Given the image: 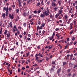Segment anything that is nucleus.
Returning a JSON list of instances; mask_svg holds the SVG:
<instances>
[{"mask_svg":"<svg viewBox=\"0 0 77 77\" xmlns=\"http://www.w3.org/2000/svg\"><path fill=\"white\" fill-rule=\"evenodd\" d=\"M43 26H41L40 27H39V25H38L37 27V31H38V30L39 29V30H41L42 29V27Z\"/></svg>","mask_w":77,"mask_h":77,"instance_id":"obj_1","label":"nucleus"},{"mask_svg":"<svg viewBox=\"0 0 77 77\" xmlns=\"http://www.w3.org/2000/svg\"><path fill=\"white\" fill-rule=\"evenodd\" d=\"M9 18H11V19H14V14H12V15L11 16V14H9Z\"/></svg>","mask_w":77,"mask_h":77,"instance_id":"obj_2","label":"nucleus"},{"mask_svg":"<svg viewBox=\"0 0 77 77\" xmlns=\"http://www.w3.org/2000/svg\"><path fill=\"white\" fill-rule=\"evenodd\" d=\"M43 14H45V15H46V16H47V15H49V14L48 13V12L47 11H44L43 12Z\"/></svg>","mask_w":77,"mask_h":77,"instance_id":"obj_3","label":"nucleus"},{"mask_svg":"<svg viewBox=\"0 0 77 77\" xmlns=\"http://www.w3.org/2000/svg\"><path fill=\"white\" fill-rule=\"evenodd\" d=\"M54 68H55V66H53L51 69V70H50V72H52V71H54Z\"/></svg>","mask_w":77,"mask_h":77,"instance_id":"obj_4","label":"nucleus"},{"mask_svg":"<svg viewBox=\"0 0 77 77\" xmlns=\"http://www.w3.org/2000/svg\"><path fill=\"white\" fill-rule=\"evenodd\" d=\"M29 54V52H28V53H26V54H24L23 56V57H27L28 56V55Z\"/></svg>","mask_w":77,"mask_h":77,"instance_id":"obj_5","label":"nucleus"},{"mask_svg":"<svg viewBox=\"0 0 77 77\" xmlns=\"http://www.w3.org/2000/svg\"><path fill=\"white\" fill-rule=\"evenodd\" d=\"M45 14H42L40 15V17L42 18H44L45 17Z\"/></svg>","mask_w":77,"mask_h":77,"instance_id":"obj_6","label":"nucleus"},{"mask_svg":"<svg viewBox=\"0 0 77 77\" xmlns=\"http://www.w3.org/2000/svg\"><path fill=\"white\" fill-rule=\"evenodd\" d=\"M60 71H61V67L58 69V70L57 71V74H59V73L60 72Z\"/></svg>","mask_w":77,"mask_h":77,"instance_id":"obj_7","label":"nucleus"},{"mask_svg":"<svg viewBox=\"0 0 77 77\" xmlns=\"http://www.w3.org/2000/svg\"><path fill=\"white\" fill-rule=\"evenodd\" d=\"M10 32H8L7 34V38H9V36H10Z\"/></svg>","mask_w":77,"mask_h":77,"instance_id":"obj_8","label":"nucleus"},{"mask_svg":"<svg viewBox=\"0 0 77 77\" xmlns=\"http://www.w3.org/2000/svg\"><path fill=\"white\" fill-rule=\"evenodd\" d=\"M62 13H63V12H62V10L60 9L59 11L58 14H62Z\"/></svg>","mask_w":77,"mask_h":77,"instance_id":"obj_9","label":"nucleus"},{"mask_svg":"<svg viewBox=\"0 0 77 77\" xmlns=\"http://www.w3.org/2000/svg\"><path fill=\"white\" fill-rule=\"evenodd\" d=\"M6 16H8V14H9V11H6L5 12Z\"/></svg>","mask_w":77,"mask_h":77,"instance_id":"obj_10","label":"nucleus"},{"mask_svg":"<svg viewBox=\"0 0 77 77\" xmlns=\"http://www.w3.org/2000/svg\"><path fill=\"white\" fill-rule=\"evenodd\" d=\"M59 16V14H57L55 15V18H57Z\"/></svg>","mask_w":77,"mask_h":77,"instance_id":"obj_11","label":"nucleus"},{"mask_svg":"<svg viewBox=\"0 0 77 77\" xmlns=\"http://www.w3.org/2000/svg\"><path fill=\"white\" fill-rule=\"evenodd\" d=\"M52 6H57V5H55V3H54V2H52Z\"/></svg>","mask_w":77,"mask_h":77,"instance_id":"obj_12","label":"nucleus"},{"mask_svg":"<svg viewBox=\"0 0 77 77\" xmlns=\"http://www.w3.org/2000/svg\"><path fill=\"white\" fill-rule=\"evenodd\" d=\"M48 48H49V49H51V48H52V47H53V45H50V46H49L48 47Z\"/></svg>","mask_w":77,"mask_h":77,"instance_id":"obj_13","label":"nucleus"},{"mask_svg":"<svg viewBox=\"0 0 77 77\" xmlns=\"http://www.w3.org/2000/svg\"><path fill=\"white\" fill-rule=\"evenodd\" d=\"M71 11H72V8H71L69 10V14H71Z\"/></svg>","mask_w":77,"mask_h":77,"instance_id":"obj_14","label":"nucleus"},{"mask_svg":"<svg viewBox=\"0 0 77 77\" xmlns=\"http://www.w3.org/2000/svg\"><path fill=\"white\" fill-rule=\"evenodd\" d=\"M9 25L10 26V27L12 28V22H11L9 23Z\"/></svg>","mask_w":77,"mask_h":77,"instance_id":"obj_15","label":"nucleus"},{"mask_svg":"<svg viewBox=\"0 0 77 77\" xmlns=\"http://www.w3.org/2000/svg\"><path fill=\"white\" fill-rule=\"evenodd\" d=\"M58 8H57V7H55L54 8L55 11H57L58 9Z\"/></svg>","mask_w":77,"mask_h":77,"instance_id":"obj_16","label":"nucleus"},{"mask_svg":"<svg viewBox=\"0 0 77 77\" xmlns=\"http://www.w3.org/2000/svg\"><path fill=\"white\" fill-rule=\"evenodd\" d=\"M19 7H21V2H19Z\"/></svg>","mask_w":77,"mask_h":77,"instance_id":"obj_17","label":"nucleus"},{"mask_svg":"<svg viewBox=\"0 0 77 77\" xmlns=\"http://www.w3.org/2000/svg\"><path fill=\"white\" fill-rule=\"evenodd\" d=\"M2 16L3 18L5 17V13L2 14Z\"/></svg>","mask_w":77,"mask_h":77,"instance_id":"obj_18","label":"nucleus"},{"mask_svg":"<svg viewBox=\"0 0 77 77\" xmlns=\"http://www.w3.org/2000/svg\"><path fill=\"white\" fill-rule=\"evenodd\" d=\"M73 32H74V30H72L70 32V34L72 35V33H73Z\"/></svg>","mask_w":77,"mask_h":77,"instance_id":"obj_19","label":"nucleus"},{"mask_svg":"<svg viewBox=\"0 0 77 77\" xmlns=\"http://www.w3.org/2000/svg\"><path fill=\"white\" fill-rule=\"evenodd\" d=\"M41 12V9L38 10L37 11V12L38 14H40V12Z\"/></svg>","mask_w":77,"mask_h":77,"instance_id":"obj_20","label":"nucleus"},{"mask_svg":"<svg viewBox=\"0 0 77 77\" xmlns=\"http://www.w3.org/2000/svg\"><path fill=\"white\" fill-rule=\"evenodd\" d=\"M46 10H47V12H48V14H49L50 13V11L49 10V9H48V7L47 8Z\"/></svg>","mask_w":77,"mask_h":77,"instance_id":"obj_21","label":"nucleus"},{"mask_svg":"<svg viewBox=\"0 0 77 77\" xmlns=\"http://www.w3.org/2000/svg\"><path fill=\"white\" fill-rule=\"evenodd\" d=\"M26 12H25L23 13V15H24V16L25 17H26Z\"/></svg>","mask_w":77,"mask_h":77,"instance_id":"obj_22","label":"nucleus"},{"mask_svg":"<svg viewBox=\"0 0 77 77\" xmlns=\"http://www.w3.org/2000/svg\"><path fill=\"white\" fill-rule=\"evenodd\" d=\"M77 67V65H75L74 66L73 68H75V69H77V68H76Z\"/></svg>","mask_w":77,"mask_h":77,"instance_id":"obj_23","label":"nucleus"},{"mask_svg":"<svg viewBox=\"0 0 77 77\" xmlns=\"http://www.w3.org/2000/svg\"><path fill=\"white\" fill-rule=\"evenodd\" d=\"M3 30V29L1 28V29L0 30V34H2V30Z\"/></svg>","mask_w":77,"mask_h":77,"instance_id":"obj_24","label":"nucleus"},{"mask_svg":"<svg viewBox=\"0 0 77 77\" xmlns=\"http://www.w3.org/2000/svg\"><path fill=\"white\" fill-rule=\"evenodd\" d=\"M26 26H27V24H26V23H23V26H24V27H26Z\"/></svg>","mask_w":77,"mask_h":77,"instance_id":"obj_25","label":"nucleus"},{"mask_svg":"<svg viewBox=\"0 0 77 77\" xmlns=\"http://www.w3.org/2000/svg\"><path fill=\"white\" fill-rule=\"evenodd\" d=\"M60 30L59 28H57L55 29L56 31H58V30Z\"/></svg>","mask_w":77,"mask_h":77,"instance_id":"obj_26","label":"nucleus"},{"mask_svg":"<svg viewBox=\"0 0 77 77\" xmlns=\"http://www.w3.org/2000/svg\"><path fill=\"white\" fill-rule=\"evenodd\" d=\"M40 5V2H38L36 6H39Z\"/></svg>","mask_w":77,"mask_h":77,"instance_id":"obj_27","label":"nucleus"},{"mask_svg":"<svg viewBox=\"0 0 77 77\" xmlns=\"http://www.w3.org/2000/svg\"><path fill=\"white\" fill-rule=\"evenodd\" d=\"M70 20H71V19H70L67 22V24H69L70 23Z\"/></svg>","mask_w":77,"mask_h":77,"instance_id":"obj_28","label":"nucleus"},{"mask_svg":"<svg viewBox=\"0 0 77 77\" xmlns=\"http://www.w3.org/2000/svg\"><path fill=\"white\" fill-rule=\"evenodd\" d=\"M72 41H75V37H72Z\"/></svg>","mask_w":77,"mask_h":77,"instance_id":"obj_29","label":"nucleus"},{"mask_svg":"<svg viewBox=\"0 0 77 77\" xmlns=\"http://www.w3.org/2000/svg\"><path fill=\"white\" fill-rule=\"evenodd\" d=\"M66 64V62H64L63 63V66H64V65H65Z\"/></svg>","mask_w":77,"mask_h":77,"instance_id":"obj_30","label":"nucleus"},{"mask_svg":"<svg viewBox=\"0 0 77 77\" xmlns=\"http://www.w3.org/2000/svg\"><path fill=\"white\" fill-rule=\"evenodd\" d=\"M7 32H8V30H5V32L4 33V34H6V33H7Z\"/></svg>","mask_w":77,"mask_h":77,"instance_id":"obj_31","label":"nucleus"},{"mask_svg":"<svg viewBox=\"0 0 77 77\" xmlns=\"http://www.w3.org/2000/svg\"><path fill=\"white\" fill-rule=\"evenodd\" d=\"M32 1V0H29L28 1H27V3H29L30 2Z\"/></svg>","mask_w":77,"mask_h":77,"instance_id":"obj_32","label":"nucleus"},{"mask_svg":"<svg viewBox=\"0 0 77 77\" xmlns=\"http://www.w3.org/2000/svg\"><path fill=\"white\" fill-rule=\"evenodd\" d=\"M58 3L59 4V5H61V1H58Z\"/></svg>","mask_w":77,"mask_h":77,"instance_id":"obj_33","label":"nucleus"},{"mask_svg":"<svg viewBox=\"0 0 77 77\" xmlns=\"http://www.w3.org/2000/svg\"><path fill=\"white\" fill-rule=\"evenodd\" d=\"M71 71V69H67V71L68 72H69L70 71Z\"/></svg>","mask_w":77,"mask_h":77,"instance_id":"obj_34","label":"nucleus"},{"mask_svg":"<svg viewBox=\"0 0 77 77\" xmlns=\"http://www.w3.org/2000/svg\"><path fill=\"white\" fill-rule=\"evenodd\" d=\"M3 10H5V11H6V7H4L3 8Z\"/></svg>","mask_w":77,"mask_h":77,"instance_id":"obj_35","label":"nucleus"},{"mask_svg":"<svg viewBox=\"0 0 77 77\" xmlns=\"http://www.w3.org/2000/svg\"><path fill=\"white\" fill-rule=\"evenodd\" d=\"M44 59H42V60H39V62H42V61H43L44 60Z\"/></svg>","mask_w":77,"mask_h":77,"instance_id":"obj_36","label":"nucleus"},{"mask_svg":"<svg viewBox=\"0 0 77 77\" xmlns=\"http://www.w3.org/2000/svg\"><path fill=\"white\" fill-rule=\"evenodd\" d=\"M27 39L28 40V41H31V39H30V38H29V37H28L27 38Z\"/></svg>","mask_w":77,"mask_h":77,"instance_id":"obj_37","label":"nucleus"},{"mask_svg":"<svg viewBox=\"0 0 77 77\" xmlns=\"http://www.w3.org/2000/svg\"><path fill=\"white\" fill-rule=\"evenodd\" d=\"M45 26V23H43L42 25V26L44 27Z\"/></svg>","mask_w":77,"mask_h":77,"instance_id":"obj_38","label":"nucleus"},{"mask_svg":"<svg viewBox=\"0 0 77 77\" xmlns=\"http://www.w3.org/2000/svg\"><path fill=\"white\" fill-rule=\"evenodd\" d=\"M75 75H76V74L75 73H73L72 77H74V76H75Z\"/></svg>","mask_w":77,"mask_h":77,"instance_id":"obj_39","label":"nucleus"},{"mask_svg":"<svg viewBox=\"0 0 77 77\" xmlns=\"http://www.w3.org/2000/svg\"><path fill=\"white\" fill-rule=\"evenodd\" d=\"M16 12L17 13H18V12H19V9L16 10Z\"/></svg>","mask_w":77,"mask_h":77,"instance_id":"obj_40","label":"nucleus"},{"mask_svg":"<svg viewBox=\"0 0 77 77\" xmlns=\"http://www.w3.org/2000/svg\"><path fill=\"white\" fill-rule=\"evenodd\" d=\"M16 44L18 46V45H18V42H16Z\"/></svg>","mask_w":77,"mask_h":77,"instance_id":"obj_41","label":"nucleus"},{"mask_svg":"<svg viewBox=\"0 0 77 77\" xmlns=\"http://www.w3.org/2000/svg\"><path fill=\"white\" fill-rule=\"evenodd\" d=\"M11 7H9L8 8V10L9 11H11Z\"/></svg>","mask_w":77,"mask_h":77,"instance_id":"obj_42","label":"nucleus"},{"mask_svg":"<svg viewBox=\"0 0 77 77\" xmlns=\"http://www.w3.org/2000/svg\"><path fill=\"white\" fill-rule=\"evenodd\" d=\"M73 57V54H72L70 55V58H72Z\"/></svg>","mask_w":77,"mask_h":77,"instance_id":"obj_43","label":"nucleus"},{"mask_svg":"<svg viewBox=\"0 0 77 77\" xmlns=\"http://www.w3.org/2000/svg\"><path fill=\"white\" fill-rule=\"evenodd\" d=\"M71 74L70 73H69L68 75L67 76L69 77V76H71Z\"/></svg>","mask_w":77,"mask_h":77,"instance_id":"obj_44","label":"nucleus"},{"mask_svg":"<svg viewBox=\"0 0 77 77\" xmlns=\"http://www.w3.org/2000/svg\"><path fill=\"white\" fill-rule=\"evenodd\" d=\"M38 24H39V25H40L41 22H40V21H38Z\"/></svg>","mask_w":77,"mask_h":77,"instance_id":"obj_45","label":"nucleus"},{"mask_svg":"<svg viewBox=\"0 0 77 77\" xmlns=\"http://www.w3.org/2000/svg\"><path fill=\"white\" fill-rule=\"evenodd\" d=\"M22 64H23L24 62H25V61L24 60H22Z\"/></svg>","mask_w":77,"mask_h":77,"instance_id":"obj_46","label":"nucleus"},{"mask_svg":"<svg viewBox=\"0 0 77 77\" xmlns=\"http://www.w3.org/2000/svg\"><path fill=\"white\" fill-rule=\"evenodd\" d=\"M65 18H66V19H67L68 18V16H67V15H65Z\"/></svg>","mask_w":77,"mask_h":77,"instance_id":"obj_47","label":"nucleus"},{"mask_svg":"<svg viewBox=\"0 0 77 77\" xmlns=\"http://www.w3.org/2000/svg\"><path fill=\"white\" fill-rule=\"evenodd\" d=\"M38 54H36V55H35V57H36V58H38V57H38Z\"/></svg>","mask_w":77,"mask_h":77,"instance_id":"obj_48","label":"nucleus"},{"mask_svg":"<svg viewBox=\"0 0 77 77\" xmlns=\"http://www.w3.org/2000/svg\"><path fill=\"white\" fill-rule=\"evenodd\" d=\"M19 29H20V30H21V26H19L18 27Z\"/></svg>","mask_w":77,"mask_h":77,"instance_id":"obj_49","label":"nucleus"},{"mask_svg":"<svg viewBox=\"0 0 77 77\" xmlns=\"http://www.w3.org/2000/svg\"><path fill=\"white\" fill-rule=\"evenodd\" d=\"M52 36H55V32H54L53 33V34L52 35Z\"/></svg>","mask_w":77,"mask_h":77,"instance_id":"obj_50","label":"nucleus"},{"mask_svg":"<svg viewBox=\"0 0 77 77\" xmlns=\"http://www.w3.org/2000/svg\"><path fill=\"white\" fill-rule=\"evenodd\" d=\"M27 39V37H26V36H25L24 37V39Z\"/></svg>","mask_w":77,"mask_h":77,"instance_id":"obj_51","label":"nucleus"},{"mask_svg":"<svg viewBox=\"0 0 77 77\" xmlns=\"http://www.w3.org/2000/svg\"><path fill=\"white\" fill-rule=\"evenodd\" d=\"M67 42H69V38H67Z\"/></svg>","mask_w":77,"mask_h":77,"instance_id":"obj_52","label":"nucleus"},{"mask_svg":"<svg viewBox=\"0 0 77 77\" xmlns=\"http://www.w3.org/2000/svg\"><path fill=\"white\" fill-rule=\"evenodd\" d=\"M14 29H17V26H16V25H14Z\"/></svg>","mask_w":77,"mask_h":77,"instance_id":"obj_53","label":"nucleus"},{"mask_svg":"<svg viewBox=\"0 0 77 77\" xmlns=\"http://www.w3.org/2000/svg\"><path fill=\"white\" fill-rule=\"evenodd\" d=\"M13 33H14V32H15V29H14V28H13Z\"/></svg>","mask_w":77,"mask_h":77,"instance_id":"obj_54","label":"nucleus"},{"mask_svg":"<svg viewBox=\"0 0 77 77\" xmlns=\"http://www.w3.org/2000/svg\"><path fill=\"white\" fill-rule=\"evenodd\" d=\"M34 14H37V11H36L35 10L34 11Z\"/></svg>","mask_w":77,"mask_h":77,"instance_id":"obj_55","label":"nucleus"},{"mask_svg":"<svg viewBox=\"0 0 77 77\" xmlns=\"http://www.w3.org/2000/svg\"><path fill=\"white\" fill-rule=\"evenodd\" d=\"M28 37H29L30 38V37H31V35H30V34H28Z\"/></svg>","mask_w":77,"mask_h":77,"instance_id":"obj_56","label":"nucleus"},{"mask_svg":"<svg viewBox=\"0 0 77 77\" xmlns=\"http://www.w3.org/2000/svg\"><path fill=\"white\" fill-rule=\"evenodd\" d=\"M67 47H68V46L67 45L65 47L64 49H66V48H67Z\"/></svg>","mask_w":77,"mask_h":77,"instance_id":"obj_57","label":"nucleus"},{"mask_svg":"<svg viewBox=\"0 0 77 77\" xmlns=\"http://www.w3.org/2000/svg\"><path fill=\"white\" fill-rule=\"evenodd\" d=\"M16 30L17 31V32H19V31L18 30V29L17 28H16Z\"/></svg>","mask_w":77,"mask_h":77,"instance_id":"obj_58","label":"nucleus"},{"mask_svg":"<svg viewBox=\"0 0 77 77\" xmlns=\"http://www.w3.org/2000/svg\"><path fill=\"white\" fill-rule=\"evenodd\" d=\"M52 17H53V15H52V14H51V15L50 16V17L51 18H52Z\"/></svg>","mask_w":77,"mask_h":77,"instance_id":"obj_59","label":"nucleus"},{"mask_svg":"<svg viewBox=\"0 0 77 77\" xmlns=\"http://www.w3.org/2000/svg\"><path fill=\"white\" fill-rule=\"evenodd\" d=\"M69 29H72V26H71L69 28Z\"/></svg>","mask_w":77,"mask_h":77,"instance_id":"obj_60","label":"nucleus"},{"mask_svg":"<svg viewBox=\"0 0 77 77\" xmlns=\"http://www.w3.org/2000/svg\"><path fill=\"white\" fill-rule=\"evenodd\" d=\"M53 38H54V37L53 36H52L51 38V40H52V39H53Z\"/></svg>","mask_w":77,"mask_h":77,"instance_id":"obj_61","label":"nucleus"},{"mask_svg":"<svg viewBox=\"0 0 77 77\" xmlns=\"http://www.w3.org/2000/svg\"><path fill=\"white\" fill-rule=\"evenodd\" d=\"M15 5H14H14H12V7H13V8H15Z\"/></svg>","mask_w":77,"mask_h":77,"instance_id":"obj_62","label":"nucleus"},{"mask_svg":"<svg viewBox=\"0 0 77 77\" xmlns=\"http://www.w3.org/2000/svg\"><path fill=\"white\" fill-rule=\"evenodd\" d=\"M55 63H55V62H54V61H53L52 62V64L53 65H54V64H55Z\"/></svg>","mask_w":77,"mask_h":77,"instance_id":"obj_63","label":"nucleus"},{"mask_svg":"<svg viewBox=\"0 0 77 77\" xmlns=\"http://www.w3.org/2000/svg\"><path fill=\"white\" fill-rule=\"evenodd\" d=\"M26 68H29V66H26Z\"/></svg>","mask_w":77,"mask_h":77,"instance_id":"obj_64","label":"nucleus"}]
</instances>
